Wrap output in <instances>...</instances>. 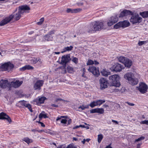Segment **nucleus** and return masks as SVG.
<instances>
[{
	"label": "nucleus",
	"mask_w": 148,
	"mask_h": 148,
	"mask_svg": "<svg viewBox=\"0 0 148 148\" xmlns=\"http://www.w3.org/2000/svg\"><path fill=\"white\" fill-rule=\"evenodd\" d=\"M90 24L88 26L87 30L89 33L94 32L104 28V23L102 22L95 21Z\"/></svg>",
	"instance_id": "nucleus-1"
},
{
	"label": "nucleus",
	"mask_w": 148,
	"mask_h": 148,
	"mask_svg": "<svg viewBox=\"0 0 148 148\" xmlns=\"http://www.w3.org/2000/svg\"><path fill=\"white\" fill-rule=\"evenodd\" d=\"M124 78L127 80L129 83L132 85H136L138 82V79L134 77V75L132 73H126L124 76Z\"/></svg>",
	"instance_id": "nucleus-2"
},
{
	"label": "nucleus",
	"mask_w": 148,
	"mask_h": 148,
	"mask_svg": "<svg viewBox=\"0 0 148 148\" xmlns=\"http://www.w3.org/2000/svg\"><path fill=\"white\" fill-rule=\"evenodd\" d=\"M109 79L112 82V86L118 87L120 86L121 84L119 81L120 78L118 75L115 74L110 76Z\"/></svg>",
	"instance_id": "nucleus-3"
},
{
	"label": "nucleus",
	"mask_w": 148,
	"mask_h": 148,
	"mask_svg": "<svg viewBox=\"0 0 148 148\" xmlns=\"http://www.w3.org/2000/svg\"><path fill=\"white\" fill-rule=\"evenodd\" d=\"M14 65L10 62H8L2 65L0 68L3 71H9L14 67Z\"/></svg>",
	"instance_id": "nucleus-4"
},
{
	"label": "nucleus",
	"mask_w": 148,
	"mask_h": 148,
	"mask_svg": "<svg viewBox=\"0 0 148 148\" xmlns=\"http://www.w3.org/2000/svg\"><path fill=\"white\" fill-rule=\"evenodd\" d=\"M124 68V67L123 65L118 63H115L110 69L112 71L120 72Z\"/></svg>",
	"instance_id": "nucleus-5"
},
{
	"label": "nucleus",
	"mask_w": 148,
	"mask_h": 148,
	"mask_svg": "<svg viewBox=\"0 0 148 148\" xmlns=\"http://www.w3.org/2000/svg\"><path fill=\"white\" fill-rule=\"evenodd\" d=\"M14 15L13 13L6 17L0 22V26H3L9 23L14 18Z\"/></svg>",
	"instance_id": "nucleus-6"
},
{
	"label": "nucleus",
	"mask_w": 148,
	"mask_h": 148,
	"mask_svg": "<svg viewBox=\"0 0 148 148\" xmlns=\"http://www.w3.org/2000/svg\"><path fill=\"white\" fill-rule=\"evenodd\" d=\"M142 18L139 16L138 14H134L132 15L130 19V22L133 24L140 23L141 21Z\"/></svg>",
	"instance_id": "nucleus-7"
},
{
	"label": "nucleus",
	"mask_w": 148,
	"mask_h": 148,
	"mask_svg": "<svg viewBox=\"0 0 148 148\" xmlns=\"http://www.w3.org/2000/svg\"><path fill=\"white\" fill-rule=\"evenodd\" d=\"M99 81L101 89L103 90L107 87L108 83L106 79L103 77L101 78Z\"/></svg>",
	"instance_id": "nucleus-8"
},
{
	"label": "nucleus",
	"mask_w": 148,
	"mask_h": 148,
	"mask_svg": "<svg viewBox=\"0 0 148 148\" xmlns=\"http://www.w3.org/2000/svg\"><path fill=\"white\" fill-rule=\"evenodd\" d=\"M88 71L96 77H98L100 73L98 68L93 66H90L88 69Z\"/></svg>",
	"instance_id": "nucleus-9"
},
{
	"label": "nucleus",
	"mask_w": 148,
	"mask_h": 148,
	"mask_svg": "<svg viewBox=\"0 0 148 148\" xmlns=\"http://www.w3.org/2000/svg\"><path fill=\"white\" fill-rule=\"evenodd\" d=\"M118 21V18L116 16H112L109 18L107 23L108 25V26H110L117 22Z\"/></svg>",
	"instance_id": "nucleus-10"
},
{
	"label": "nucleus",
	"mask_w": 148,
	"mask_h": 148,
	"mask_svg": "<svg viewBox=\"0 0 148 148\" xmlns=\"http://www.w3.org/2000/svg\"><path fill=\"white\" fill-rule=\"evenodd\" d=\"M147 86L144 83H141L138 88V90L142 93H146L147 91Z\"/></svg>",
	"instance_id": "nucleus-11"
},
{
	"label": "nucleus",
	"mask_w": 148,
	"mask_h": 148,
	"mask_svg": "<svg viewBox=\"0 0 148 148\" xmlns=\"http://www.w3.org/2000/svg\"><path fill=\"white\" fill-rule=\"evenodd\" d=\"M54 30L50 31L47 34L44 36V39L47 41H52L53 39V35L54 34Z\"/></svg>",
	"instance_id": "nucleus-12"
},
{
	"label": "nucleus",
	"mask_w": 148,
	"mask_h": 148,
	"mask_svg": "<svg viewBox=\"0 0 148 148\" xmlns=\"http://www.w3.org/2000/svg\"><path fill=\"white\" fill-rule=\"evenodd\" d=\"M0 86L3 88H5L7 87L10 88V82H8L7 80L1 79L0 81Z\"/></svg>",
	"instance_id": "nucleus-13"
},
{
	"label": "nucleus",
	"mask_w": 148,
	"mask_h": 148,
	"mask_svg": "<svg viewBox=\"0 0 148 148\" xmlns=\"http://www.w3.org/2000/svg\"><path fill=\"white\" fill-rule=\"evenodd\" d=\"M44 81L42 80H38L34 84V90H40L41 89V87L43 84Z\"/></svg>",
	"instance_id": "nucleus-14"
},
{
	"label": "nucleus",
	"mask_w": 148,
	"mask_h": 148,
	"mask_svg": "<svg viewBox=\"0 0 148 148\" xmlns=\"http://www.w3.org/2000/svg\"><path fill=\"white\" fill-rule=\"evenodd\" d=\"M71 59L69 54L64 55L62 56L61 59V63L62 64H66L69 62Z\"/></svg>",
	"instance_id": "nucleus-15"
},
{
	"label": "nucleus",
	"mask_w": 148,
	"mask_h": 148,
	"mask_svg": "<svg viewBox=\"0 0 148 148\" xmlns=\"http://www.w3.org/2000/svg\"><path fill=\"white\" fill-rule=\"evenodd\" d=\"M30 10L29 6L27 5H24L19 6L18 7V11L19 12H20L22 14L25 12L27 10Z\"/></svg>",
	"instance_id": "nucleus-16"
},
{
	"label": "nucleus",
	"mask_w": 148,
	"mask_h": 148,
	"mask_svg": "<svg viewBox=\"0 0 148 148\" xmlns=\"http://www.w3.org/2000/svg\"><path fill=\"white\" fill-rule=\"evenodd\" d=\"M23 82V81H20L18 80H17L15 82H10V87H12L15 88H17L19 87Z\"/></svg>",
	"instance_id": "nucleus-17"
},
{
	"label": "nucleus",
	"mask_w": 148,
	"mask_h": 148,
	"mask_svg": "<svg viewBox=\"0 0 148 148\" xmlns=\"http://www.w3.org/2000/svg\"><path fill=\"white\" fill-rule=\"evenodd\" d=\"M19 103L23 106L27 108L31 112H32L31 106L30 104L27 103V101L23 100L19 101Z\"/></svg>",
	"instance_id": "nucleus-18"
},
{
	"label": "nucleus",
	"mask_w": 148,
	"mask_h": 148,
	"mask_svg": "<svg viewBox=\"0 0 148 148\" xmlns=\"http://www.w3.org/2000/svg\"><path fill=\"white\" fill-rule=\"evenodd\" d=\"M46 99L45 97H42L39 98L38 99H35L34 100V101L36 102L37 105H39L41 103H43Z\"/></svg>",
	"instance_id": "nucleus-19"
},
{
	"label": "nucleus",
	"mask_w": 148,
	"mask_h": 148,
	"mask_svg": "<svg viewBox=\"0 0 148 148\" xmlns=\"http://www.w3.org/2000/svg\"><path fill=\"white\" fill-rule=\"evenodd\" d=\"M131 12L130 11L125 10L121 13L120 16H119V17H122L123 16H125L131 14Z\"/></svg>",
	"instance_id": "nucleus-20"
},
{
	"label": "nucleus",
	"mask_w": 148,
	"mask_h": 148,
	"mask_svg": "<svg viewBox=\"0 0 148 148\" xmlns=\"http://www.w3.org/2000/svg\"><path fill=\"white\" fill-rule=\"evenodd\" d=\"M125 66L127 67L128 68H130L132 66V62L129 59L127 58L124 63Z\"/></svg>",
	"instance_id": "nucleus-21"
},
{
	"label": "nucleus",
	"mask_w": 148,
	"mask_h": 148,
	"mask_svg": "<svg viewBox=\"0 0 148 148\" xmlns=\"http://www.w3.org/2000/svg\"><path fill=\"white\" fill-rule=\"evenodd\" d=\"M122 26V27L124 28L128 27L130 26V23L127 21H123L120 22Z\"/></svg>",
	"instance_id": "nucleus-22"
},
{
	"label": "nucleus",
	"mask_w": 148,
	"mask_h": 148,
	"mask_svg": "<svg viewBox=\"0 0 148 148\" xmlns=\"http://www.w3.org/2000/svg\"><path fill=\"white\" fill-rule=\"evenodd\" d=\"M82 10L81 9H76L72 10L71 9H68L66 10L67 12L68 13H76Z\"/></svg>",
	"instance_id": "nucleus-23"
},
{
	"label": "nucleus",
	"mask_w": 148,
	"mask_h": 148,
	"mask_svg": "<svg viewBox=\"0 0 148 148\" xmlns=\"http://www.w3.org/2000/svg\"><path fill=\"white\" fill-rule=\"evenodd\" d=\"M101 73L103 76H107L110 74V72L105 69H102L100 72Z\"/></svg>",
	"instance_id": "nucleus-24"
},
{
	"label": "nucleus",
	"mask_w": 148,
	"mask_h": 148,
	"mask_svg": "<svg viewBox=\"0 0 148 148\" xmlns=\"http://www.w3.org/2000/svg\"><path fill=\"white\" fill-rule=\"evenodd\" d=\"M94 64L97 65L99 64V63L96 61L95 60L94 61L90 59H89L86 63L87 65H91Z\"/></svg>",
	"instance_id": "nucleus-25"
},
{
	"label": "nucleus",
	"mask_w": 148,
	"mask_h": 148,
	"mask_svg": "<svg viewBox=\"0 0 148 148\" xmlns=\"http://www.w3.org/2000/svg\"><path fill=\"white\" fill-rule=\"evenodd\" d=\"M33 67L29 65H26L24 66L22 68H21L20 69V70L21 71H24L25 70L27 69V70H30V69H33Z\"/></svg>",
	"instance_id": "nucleus-26"
},
{
	"label": "nucleus",
	"mask_w": 148,
	"mask_h": 148,
	"mask_svg": "<svg viewBox=\"0 0 148 148\" xmlns=\"http://www.w3.org/2000/svg\"><path fill=\"white\" fill-rule=\"evenodd\" d=\"M47 114H46L45 112L44 111H42L39 115V118L40 119H41L42 118H47Z\"/></svg>",
	"instance_id": "nucleus-27"
},
{
	"label": "nucleus",
	"mask_w": 148,
	"mask_h": 148,
	"mask_svg": "<svg viewBox=\"0 0 148 148\" xmlns=\"http://www.w3.org/2000/svg\"><path fill=\"white\" fill-rule=\"evenodd\" d=\"M127 59V58H126L123 56H120L118 58V60L119 62L124 64Z\"/></svg>",
	"instance_id": "nucleus-28"
},
{
	"label": "nucleus",
	"mask_w": 148,
	"mask_h": 148,
	"mask_svg": "<svg viewBox=\"0 0 148 148\" xmlns=\"http://www.w3.org/2000/svg\"><path fill=\"white\" fill-rule=\"evenodd\" d=\"M31 62L32 63L35 64L37 63L38 61H39L40 63H41V60L40 59H37L36 58H33L31 60Z\"/></svg>",
	"instance_id": "nucleus-29"
},
{
	"label": "nucleus",
	"mask_w": 148,
	"mask_h": 148,
	"mask_svg": "<svg viewBox=\"0 0 148 148\" xmlns=\"http://www.w3.org/2000/svg\"><path fill=\"white\" fill-rule=\"evenodd\" d=\"M21 14H22L20 12H19V11H18V12L16 14L14 17L15 20L16 21L19 20L21 17Z\"/></svg>",
	"instance_id": "nucleus-30"
},
{
	"label": "nucleus",
	"mask_w": 148,
	"mask_h": 148,
	"mask_svg": "<svg viewBox=\"0 0 148 148\" xmlns=\"http://www.w3.org/2000/svg\"><path fill=\"white\" fill-rule=\"evenodd\" d=\"M6 117H8V115L5 113L3 112L0 113V119H5Z\"/></svg>",
	"instance_id": "nucleus-31"
},
{
	"label": "nucleus",
	"mask_w": 148,
	"mask_h": 148,
	"mask_svg": "<svg viewBox=\"0 0 148 148\" xmlns=\"http://www.w3.org/2000/svg\"><path fill=\"white\" fill-rule=\"evenodd\" d=\"M23 140L28 144H29V143H31L33 142V140L32 139H30L28 137L24 138L23 139Z\"/></svg>",
	"instance_id": "nucleus-32"
},
{
	"label": "nucleus",
	"mask_w": 148,
	"mask_h": 148,
	"mask_svg": "<svg viewBox=\"0 0 148 148\" xmlns=\"http://www.w3.org/2000/svg\"><path fill=\"white\" fill-rule=\"evenodd\" d=\"M67 70L68 72L69 73H72L74 71V68L70 66H68L67 67Z\"/></svg>",
	"instance_id": "nucleus-33"
},
{
	"label": "nucleus",
	"mask_w": 148,
	"mask_h": 148,
	"mask_svg": "<svg viewBox=\"0 0 148 148\" xmlns=\"http://www.w3.org/2000/svg\"><path fill=\"white\" fill-rule=\"evenodd\" d=\"M141 15L143 18H147L148 17V11H145L142 13H140Z\"/></svg>",
	"instance_id": "nucleus-34"
},
{
	"label": "nucleus",
	"mask_w": 148,
	"mask_h": 148,
	"mask_svg": "<svg viewBox=\"0 0 148 148\" xmlns=\"http://www.w3.org/2000/svg\"><path fill=\"white\" fill-rule=\"evenodd\" d=\"M89 106L92 108H94L95 106H97V101L91 102Z\"/></svg>",
	"instance_id": "nucleus-35"
},
{
	"label": "nucleus",
	"mask_w": 148,
	"mask_h": 148,
	"mask_svg": "<svg viewBox=\"0 0 148 148\" xmlns=\"http://www.w3.org/2000/svg\"><path fill=\"white\" fill-rule=\"evenodd\" d=\"M89 108V105H86L84 106V105H82L78 107L79 109H81L82 110H84L88 108Z\"/></svg>",
	"instance_id": "nucleus-36"
},
{
	"label": "nucleus",
	"mask_w": 148,
	"mask_h": 148,
	"mask_svg": "<svg viewBox=\"0 0 148 148\" xmlns=\"http://www.w3.org/2000/svg\"><path fill=\"white\" fill-rule=\"evenodd\" d=\"M103 138V136L102 134H99L97 136V140L98 143H100L102 139Z\"/></svg>",
	"instance_id": "nucleus-37"
},
{
	"label": "nucleus",
	"mask_w": 148,
	"mask_h": 148,
	"mask_svg": "<svg viewBox=\"0 0 148 148\" xmlns=\"http://www.w3.org/2000/svg\"><path fill=\"white\" fill-rule=\"evenodd\" d=\"M104 110L102 108H97V113L100 114H102L104 113Z\"/></svg>",
	"instance_id": "nucleus-38"
},
{
	"label": "nucleus",
	"mask_w": 148,
	"mask_h": 148,
	"mask_svg": "<svg viewBox=\"0 0 148 148\" xmlns=\"http://www.w3.org/2000/svg\"><path fill=\"white\" fill-rule=\"evenodd\" d=\"M97 106H100L103 103L105 102V100H99L97 101Z\"/></svg>",
	"instance_id": "nucleus-39"
},
{
	"label": "nucleus",
	"mask_w": 148,
	"mask_h": 148,
	"mask_svg": "<svg viewBox=\"0 0 148 148\" xmlns=\"http://www.w3.org/2000/svg\"><path fill=\"white\" fill-rule=\"evenodd\" d=\"M114 28L116 29H117L119 27H122V26L121 23L120 22L116 24L114 26Z\"/></svg>",
	"instance_id": "nucleus-40"
},
{
	"label": "nucleus",
	"mask_w": 148,
	"mask_h": 148,
	"mask_svg": "<svg viewBox=\"0 0 148 148\" xmlns=\"http://www.w3.org/2000/svg\"><path fill=\"white\" fill-rule=\"evenodd\" d=\"M148 42V41L145 40L143 41H139L138 44L139 46H142L143 45L147 43Z\"/></svg>",
	"instance_id": "nucleus-41"
},
{
	"label": "nucleus",
	"mask_w": 148,
	"mask_h": 148,
	"mask_svg": "<svg viewBox=\"0 0 148 148\" xmlns=\"http://www.w3.org/2000/svg\"><path fill=\"white\" fill-rule=\"evenodd\" d=\"M73 48L72 46H70V47H67L64 48V51H70Z\"/></svg>",
	"instance_id": "nucleus-42"
},
{
	"label": "nucleus",
	"mask_w": 148,
	"mask_h": 148,
	"mask_svg": "<svg viewBox=\"0 0 148 148\" xmlns=\"http://www.w3.org/2000/svg\"><path fill=\"white\" fill-rule=\"evenodd\" d=\"M44 20V18H43V17L42 18L40 19L39 21V22H38L37 23V24L38 25H41L43 22Z\"/></svg>",
	"instance_id": "nucleus-43"
},
{
	"label": "nucleus",
	"mask_w": 148,
	"mask_h": 148,
	"mask_svg": "<svg viewBox=\"0 0 148 148\" xmlns=\"http://www.w3.org/2000/svg\"><path fill=\"white\" fill-rule=\"evenodd\" d=\"M72 61L75 63L77 64L78 62V59L76 57H73Z\"/></svg>",
	"instance_id": "nucleus-44"
},
{
	"label": "nucleus",
	"mask_w": 148,
	"mask_h": 148,
	"mask_svg": "<svg viewBox=\"0 0 148 148\" xmlns=\"http://www.w3.org/2000/svg\"><path fill=\"white\" fill-rule=\"evenodd\" d=\"M145 138V137L144 136H141L140 138H138L137 139H136L135 140V142H138L139 141H140L141 140H144Z\"/></svg>",
	"instance_id": "nucleus-45"
},
{
	"label": "nucleus",
	"mask_w": 148,
	"mask_h": 148,
	"mask_svg": "<svg viewBox=\"0 0 148 148\" xmlns=\"http://www.w3.org/2000/svg\"><path fill=\"white\" fill-rule=\"evenodd\" d=\"M141 124H145L148 125V120H145L144 121H142L140 122Z\"/></svg>",
	"instance_id": "nucleus-46"
},
{
	"label": "nucleus",
	"mask_w": 148,
	"mask_h": 148,
	"mask_svg": "<svg viewBox=\"0 0 148 148\" xmlns=\"http://www.w3.org/2000/svg\"><path fill=\"white\" fill-rule=\"evenodd\" d=\"M66 148H77L75 146L71 144L68 145Z\"/></svg>",
	"instance_id": "nucleus-47"
},
{
	"label": "nucleus",
	"mask_w": 148,
	"mask_h": 148,
	"mask_svg": "<svg viewBox=\"0 0 148 148\" xmlns=\"http://www.w3.org/2000/svg\"><path fill=\"white\" fill-rule=\"evenodd\" d=\"M122 89H119L118 88H115L114 90V91L115 92H122V91H121Z\"/></svg>",
	"instance_id": "nucleus-48"
},
{
	"label": "nucleus",
	"mask_w": 148,
	"mask_h": 148,
	"mask_svg": "<svg viewBox=\"0 0 148 148\" xmlns=\"http://www.w3.org/2000/svg\"><path fill=\"white\" fill-rule=\"evenodd\" d=\"M91 113H97V108L92 110L90 111Z\"/></svg>",
	"instance_id": "nucleus-49"
},
{
	"label": "nucleus",
	"mask_w": 148,
	"mask_h": 148,
	"mask_svg": "<svg viewBox=\"0 0 148 148\" xmlns=\"http://www.w3.org/2000/svg\"><path fill=\"white\" fill-rule=\"evenodd\" d=\"M8 117H6V118H5V119L7 120V121L10 123L12 121L11 120L10 117L8 116Z\"/></svg>",
	"instance_id": "nucleus-50"
},
{
	"label": "nucleus",
	"mask_w": 148,
	"mask_h": 148,
	"mask_svg": "<svg viewBox=\"0 0 148 148\" xmlns=\"http://www.w3.org/2000/svg\"><path fill=\"white\" fill-rule=\"evenodd\" d=\"M67 121L65 119H62L61 121V123H62L66 124Z\"/></svg>",
	"instance_id": "nucleus-51"
},
{
	"label": "nucleus",
	"mask_w": 148,
	"mask_h": 148,
	"mask_svg": "<svg viewBox=\"0 0 148 148\" xmlns=\"http://www.w3.org/2000/svg\"><path fill=\"white\" fill-rule=\"evenodd\" d=\"M125 103H127V104H128L129 105L131 106H134V104L130 103L128 101L125 102Z\"/></svg>",
	"instance_id": "nucleus-52"
},
{
	"label": "nucleus",
	"mask_w": 148,
	"mask_h": 148,
	"mask_svg": "<svg viewBox=\"0 0 148 148\" xmlns=\"http://www.w3.org/2000/svg\"><path fill=\"white\" fill-rule=\"evenodd\" d=\"M58 101H66L64 100L63 99H62L60 98H58L57 99H56L55 101L56 102H57Z\"/></svg>",
	"instance_id": "nucleus-53"
},
{
	"label": "nucleus",
	"mask_w": 148,
	"mask_h": 148,
	"mask_svg": "<svg viewBox=\"0 0 148 148\" xmlns=\"http://www.w3.org/2000/svg\"><path fill=\"white\" fill-rule=\"evenodd\" d=\"M61 118H66V116H61L60 117H58L57 118V119H56V121H58L60 120V119H61Z\"/></svg>",
	"instance_id": "nucleus-54"
},
{
	"label": "nucleus",
	"mask_w": 148,
	"mask_h": 148,
	"mask_svg": "<svg viewBox=\"0 0 148 148\" xmlns=\"http://www.w3.org/2000/svg\"><path fill=\"white\" fill-rule=\"evenodd\" d=\"M82 127V125H80L79 126H76L73 127V129H77V128H78L79 127Z\"/></svg>",
	"instance_id": "nucleus-55"
},
{
	"label": "nucleus",
	"mask_w": 148,
	"mask_h": 148,
	"mask_svg": "<svg viewBox=\"0 0 148 148\" xmlns=\"http://www.w3.org/2000/svg\"><path fill=\"white\" fill-rule=\"evenodd\" d=\"M39 123L41 125L42 127H45V125L43 123H42V122H39Z\"/></svg>",
	"instance_id": "nucleus-56"
},
{
	"label": "nucleus",
	"mask_w": 148,
	"mask_h": 148,
	"mask_svg": "<svg viewBox=\"0 0 148 148\" xmlns=\"http://www.w3.org/2000/svg\"><path fill=\"white\" fill-rule=\"evenodd\" d=\"M112 121L113 123H115L116 124H118V123L117 121L114 120H112Z\"/></svg>",
	"instance_id": "nucleus-57"
},
{
	"label": "nucleus",
	"mask_w": 148,
	"mask_h": 148,
	"mask_svg": "<svg viewBox=\"0 0 148 148\" xmlns=\"http://www.w3.org/2000/svg\"><path fill=\"white\" fill-rule=\"evenodd\" d=\"M111 144H110L106 146L105 148H112V147L111 146Z\"/></svg>",
	"instance_id": "nucleus-58"
},
{
	"label": "nucleus",
	"mask_w": 148,
	"mask_h": 148,
	"mask_svg": "<svg viewBox=\"0 0 148 148\" xmlns=\"http://www.w3.org/2000/svg\"><path fill=\"white\" fill-rule=\"evenodd\" d=\"M68 125H70L71 123V119H70L68 120Z\"/></svg>",
	"instance_id": "nucleus-59"
},
{
	"label": "nucleus",
	"mask_w": 148,
	"mask_h": 148,
	"mask_svg": "<svg viewBox=\"0 0 148 148\" xmlns=\"http://www.w3.org/2000/svg\"><path fill=\"white\" fill-rule=\"evenodd\" d=\"M51 106L52 107H58V106L55 104H52L51 105Z\"/></svg>",
	"instance_id": "nucleus-60"
},
{
	"label": "nucleus",
	"mask_w": 148,
	"mask_h": 148,
	"mask_svg": "<svg viewBox=\"0 0 148 148\" xmlns=\"http://www.w3.org/2000/svg\"><path fill=\"white\" fill-rule=\"evenodd\" d=\"M141 143H139L137 145V148H140Z\"/></svg>",
	"instance_id": "nucleus-61"
},
{
	"label": "nucleus",
	"mask_w": 148,
	"mask_h": 148,
	"mask_svg": "<svg viewBox=\"0 0 148 148\" xmlns=\"http://www.w3.org/2000/svg\"><path fill=\"white\" fill-rule=\"evenodd\" d=\"M86 142V139H84L83 140H82V143H83V144H84L85 143V142Z\"/></svg>",
	"instance_id": "nucleus-62"
},
{
	"label": "nucleus",
	"mask_w": 148,
	"mask_h": 148,
	"mask_svg": "<svg viewBox=\"0 0 148 148\" xmlns=\"http://www.w3.org/2000/svg\"><path fill=\"white\" fill-rule=\"evenodd\" d=\"M103 106L104 107V108H107V107H108V106L107 105H106V104H105L104 105H103Z\"/></svg>",
	"instance_id": "nucleus-63"
},
{
	"label": "nucleus",
	"mask_w": 148,
	"mask_h": 148,
	"mask_svg": "<svg viewBox=\"0 0 148 148\" xmlns=\"http://www.w3.org/2000/svg\"><path fill=\"white\" fill-rule=\"evenodd\" d=\"M32 132H35L36 131H37V130H36V129H32Z\"/></svg>",
	"instance_id": "nucleus-64"
}]
</instances>
